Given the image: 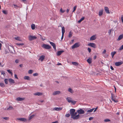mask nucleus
<instances>
[{
	"instance_id": "f257e3e1",
	"label": "nucleus",
	"mask_w": 123,
	"mask_h": 123,
	"mask_svg": "<svg viewBox=\"0 0 123 123\" xmlns=\"http://www.w3.org/2000/svg\"><path fill=\"white\" fill-rule=\"evenodd\" d=\"M42 46L43 48L48 49H49L51 48V46L48 44H44Z\"/></svg>"
},
{
	"instance_id": "f03ea898",
	"label": "nucleus",
	"mask_w": 123,
	"mask_h": 123,
	"mask_svg": "<svg viewBox=\"0 0 123 123\" xmlns=\"http://www.w3.org/2000/svg\"><path fill=\"white\" fill-rule=\"evenodd\" d=\"M80 45V44L79 43H76L72 46V49H74L75 48L78 47Z\"/></svg>"
},
{
	"instance_id": "7ed1b4c3",
	"label": "nucleus",
	"mask_w": 123,
	"mask_h": 123,
	"mask_svg": "<svg viewBox=\"0 0 123 123\" xmlns=\"http://www.w3.org/2000/svg\"><path fill=\"white\" fill-rule=\"evenodd\" d=\"M37 38V37L35 36L30 35L28 37L29 40L30 41L36 39Z\"/></svg>"
},
{
	"instance_id": "20e7f679",
	"label": "nucleus",
	"mask_w": 123,
	"mask_h": 123,
	"mask_svg": "<svg viewBox=\"0 0 123 123\" xmlns=\"http://www.w3.org/2000/svg\"><path fill=\"white\" fill-rule=\"evenodd\" d=\"M70 114L71 117L74 116V113L75 111V110L74 109H71L70 110Z\"/></svg>"
},
{
	"instance_id": "39448f33",
	"label": "nucleus",
	"mask_w": 123,
	"mask_h": 123,
	"mask_svg": "<svg viewBox=\"0 0 123 123\" xmlns=\"http://www.w3.org/2000/svg\"><path fill=\"white\" fill-rule=\"evenodd\" d=\"M123 63V62L122 61H121L120 62H116L115 63V65L116 66H119L121 64H122Z\"/></svg>"
},
{
	"instance_id": "423d86ee",
	"label": "nucleus",
	"mask_w": 123,
	"mask_h": 123,
	"mask_svg": "<svg viewBox=\"0 0 123 123\" xmlns=\"http://www.w3.org/2000/svg\"><path fill=\"white\" fill-rule=\"evenodd\" d=\"M49 42L50 44L53 47V48L55 50H56V47L55 44L54 43L49 41Z\"/></svg>"
},
{
	"instance_id": "0eeeda50",
	"label": "nucleus",
	"mask_w": 123,
	"mask_h": 123,
	"mask_svg": "<svg viewBox=\"0 0 123 123\" xmlns=\"http://www.w3.org/2000/svg\"><path fill=\"white\" fill-rule=\"evenodd\" d=\"M77 111L79 114H83L85 113L84 111L81 109L77 110Z\"/></svg>"
},
{
	"instance_id": "6e6552de",
	"label": "nucleus",
	"mask_w": 123,
	"mask_h": 123,
	"mask_svg": "<svg viewBox=\"0 0 123 123\" xmlns=\"http://www.w3.org/2000/svg\"><path fill=\"white\" fill-rule=\"evenodd\" d=\"M88 45L89 46H91L94 48H96V45L95 43H90L88 44Z\"/></svg>"
},
{
	"instance_id": "1a4fd4ad",
	"label": "nucleus",
	"mask_w": 123,
	"mask_h": 123,
	"mask_svg": "<svg viewBox=\"0 0 123 123\" xmlns=\"http://www.w3.org/2000/svg\"><path fill=\"white\" fill-rule=\"evenodd\" d=\"M96 35H94L92 36L90 38V40L92 41L95 40L96 38Z\"/></svg>"
},
{
	"instance_id": "9d476101",
	"label": "nucleus",
	"mask_w": 123,
	"mask_h": 123,
	"mask_svg": "<svg viewBox=\"0 0 123 123\" xmlns=\"http://www.w3.org/2000/svg\"><path fill=\"white\" fill-rule=\"evenodd\" d=\"M45 56L44 55H42L40 57V58L38 60H40L42 62L45 58Z\"/></svg>"
},
{
	"instance_id": "9b49d317",
	"label": "nucleus",
	"mask_w": 123,
	"mask_h": 123,
	"mask_svg": "<svg viewBox=\"0 0 123 123\" xmlns=\"http://www.w3.org/2000/svg\"><path fill=\"white\" fill-rule=\"evenodd\" d=\"M79 117L80 115L78 114L76 115H75L74 116L71 117V118H73L74 119H77Z\"/></svg>"
},
{
	"instance_id": "f8f14e48",
	"label": "nucleus",
	"mask_w": 123,
	"mask_h": 123,
	"mask_svg": "<svg viewBox=\"0 0 123 123\" xmlns=\"http://www.w3.org/2000/svg\"><path fill=\"white\" fill-rule=\"evenodd\" d=\"M43 93H42L40 92H37L34 93L33 95H37L38 96H41L42 95Z\"/></svg>"
},
{
	"instance_id": "ddd939ff",
	"label": "nucleus",
	"mask_w": 123,
	"mask_h": 123,
	"mask_svg": "<svg viewBox=\"0 0 123 123\" xmlns=\"http://www.w3.org/2000/svg\"><path fill=\"white\" fill-rule=\"evenodd\" d=\"M17 119L18 120H19L21 121L24 122H26L27 120L26 119L24 118H18Z\"/></svg>"
},
{
	"instance_id": "4468645a",
	"label": "nucleus",
	"mask_w": 123,
	"mask_h": 123,
	"mask_svg": "<svg viewBox=\"0 0 123 123\" xmlns=\"http://www.w3.org/2000/svg\"><path fill=\"white\" fill-rule=\"evenodd\" d=\"M105 10L106 13L107 14L110 13L109 9L107 7H105Z\"/></svg>"
},
{
	"instance_id": "2eb2a0df",
	"label": "nucleus",
	"mask_w": 123,
	"mask_h": 123,
	"mask_svg": "<svg viewBox=\"0 0 123 123\" xmlns=\"http://www.w3.org/2000/svg\"><path fill=\"white\" fill-rule=\"evenodd\" d=\"M25 98H23L18 97L16 98V100L18 101H22L24 100Z\"/></svg>"
},
{
	"instance_id": "dca6fc26",
	"label": "nucleus",
	"mask_w": 123,
	"mask_h": 123,
	"mask_svg": "<svg viewBox=\"0 0 123 123\" xmlns=\"http://www.w3.org/2000/svg\"><path fill=\"white\" fill-rule=\"evenodd\" d=\"M62 109L61 107H55L54 109V110L56 111H59L62 110Z\"/></svg>"
},
{
	"instance_id": "f3484780",
	"label": "nucleus",
	"mask_w": 123,
	"mask_h": 123,
	"mask_svg": "<svg viewBox=\"0 0 123 123\" xmlns=\"http://www.w3.org/2000/svg\"><path fill=\"white\" fill-rule=\"evenodd\" d=\"M123 38V34H122L119 36L118 38L117 39V40L118 41H120Z\"/></svg>"
},
{
	"instance_id": "a211bd4d",
	"label": "nucleus",
	"mask_w": 123,
	"mask_h": 123,
	"mask_svg": "<svg viewBox=\"0 0 123 123\" xmlns=\"http://www.w3.org/2000/svg\"><path fill=\"white\" fill-rule=\"evenodd\" d=\"M63 50H61L58 51L57 53V55L58 56L60 55L63 52H64Z\"/></svg>"
},
{
	"instance_id": "6ab92c4d",
	"label": "nucleus",
	"mask_w": 123,
	"mask_h": 123,
	"mask_svg": "<svg viewBox=\"0 0 123 123\" xmlns=\"http://www.w3.org/2000/svg\"><path fill=\"white\" fill-rule=\"evenodd\" d=\"M60 93V92L59 91H56L54 92L53 93V95H55L57 94H59Z\"/></svg>"
},
{
	"instance_id": "aec40b11",
	"label": "nucleus",
	"mask_w": 123,
	"mask_h": 123,
	"mask_svg": "<svg viewBox=\"0 0 123 123\" xmlns=\"http://www.w3.org/2000/svg\"><path fill=\"white\" fill-rule=\"evenodd\" d=\"M92 59L91 58H89L87 60V61L89 64L92 62Z\"/></svg>"
},
{
	"instance_id": "412c9836",
	"label": "nucleus",
	"mask_w": 123,
	"mask_h": 123,
	"mask_svg": "<svg viewBox=\"0 0 123 123\" xmlns=\"http://www.w3.org/2000/svg\"><path fill=\"white\" fill-rule=\"evenodd\" d=\"M9 81L10 83H14L15 82L14 80L11 78L9 79Z\"/></svg>"
},
{
	"instance_id": "4be33fe9",
	"label": "nucleus",
	"mask_w": 123,
	"mask_h": 123,
	"mask_svg": "<svg viewBox=\"0 0 123 123\" xmlns=\"http://www.w3.org/2000/svg\"><path fill=\"white\" fill-rule=\"evenodd\" d=\"M66 99L68 102L69 103H70L71 102V101L72 100L71 98L70 97H68L66 98Z\"/></svg>"
},
{
	"instance_id": "5701e85b",
	"label": "nucleus",
	"mask_w": 123,
	"mask_h": 123,
	"mask_svg": "<svg viewBox=\"0 0 123 123\" xmlns=\"http://www.w3.org/2000/svg\"><path fill=\"white\" fill-rule=\"evenodd\" d=\"M24 78L25 80H30V77L28 76H25L24 77Z\"/></svg>"
},
{
	"instance_id": "b1692460",
	"label": "nucleus",
	"mask_w": 123,
	"mask_h": 123,
	"mask_svg": "<svg viewBox=\"0 0 123 123\" xmlns=\"http://www.w3.org/2000/svg\"><path fill=\"white\" fill-rule=\"evenodd\" d=\"M31 28L32 30H34L35 28V25L34 24H32L31 25Z\"/></svg>"
},
{
	"instance_id": "393cba45",
	"label": "nucleus",
	"mask_w": 123,
	"mask_h": 123,
	"mask_svg": "<svg viewBox=\"0 0 123 123\" xmlns=\"http://www.w3.org/2000/svg\"><path fill=\"white\" fill-rule=\"evenodd\" d=\"M116 52L115 51H113L111 52V55L112 56V58H113L114 55L116 54Z\"/></svg>"
},
{
	"instance_id": "a878e982",
	"label": "nucleus",
	"mask_w": 123,
	"mask_h": 123,
	"mask_svg": "<svg viewBox=\"0 0 123 123\" xmlns=\"http://www.w3.org/2000/svg\"><path fill=\"white\" fill-rule=\"evenodd\" d=\"M65 32V30L64 27H63L62 28V34H64Z\"/></svg>"
},
{
	"instance_id": "bb28decb",
	"label": "nucleus",
	"mask_w": 123,
	"mask_h": 123,
	"mask_svg": "<svg viewBox=\"0 0 123 123\" xmlns=\"http://www.w3.org/2000/svg\"><path fill=\"white\" fill-rule=\"evenodd\" d=\"M72 63L73 65H75L76 66H77L78 65V63L76 62H72Z\"/></svg>"
},
{
	"instance_id": "cd10ccee",
	"label": "nucleus",
	"mask_w": 123,
	"mask_h": 123,
	"mask_svg": "<svg viewBox=\"0 0 123 123\" xmlns=\"http://www.w3.org/2000/svg\"><path fill=\"white\" fill-rule=\"evenodd\" d=\"M94 108H93L92 109L88 110L87 111V112H92L94 110Z\"/></svg>"
},
{
	"instance_id": "c85d7f7f",
	"label": "nucleus",
	"mask_w": 123,
	"mask_h": 123,
	"mask_svg": "<svg viewBox=\"0 0 123 123\" xmlns=\"http://www.w3.org/2000/svg\"><path fill=\"white\" fill-rule=\"evenodd\" d=\"M68 92H70L71 93H73V91L72 90L71 88H69L68 90Z\"/></svg>"
},
{
	"instance_id": "c756f323",
	"label": "nucleus",
	"mask_w": 123,
	"mask_h": 123,
	"mask_svg": "<svg viewBox=\"0 0 123 123\" xmlns=\"http://www.w3.org/2000/svg\"><path fill=\"white\" fill-rule=\"evenodd\" d=\"M20 0L22 2L24 3L25 4H27V1L26 0Z\"/></svg>"
},
{
	"instance_id": "7c9ffc66",
	"label": "nucleus",
	"mask_w": 123,
	"mask_h": 123,
	"mask_svg": "<svg viewBox=\"0 0 123 123\" xmlns=\"http://www.w3.org/2000/svg\"><path fill=\"white\" fill-rule=\"evenodd\" d=\"M111 99L114 102H115V103H117V102H118V101L117 100H115V99H113V96H112H112H111Z\"/></svg>"
},
{
	"instance_id": "2f4dec72",
	"label": "nucleus",
	"mask_w": 123,
	"mask_h": 123,
	"mask_svg": "<svg viewBox=\"0 0 123 123\" xmlns=\"http://www.w3.org/2000/svg\"><path fill=\"white\" fill-rule=\"evenodd\" d=\"M103 11L102 10L100 11L99 12V15L100 16L102 15L103 14Z\"/></svg>"
},
{
	"instance_id": "473e14b6",
	"label": "nucleus",
	"mask_w": 123,
	"mask_h": 123,
	"mask_svg": "<svg viewBox=\"0 0 123 123\" xmlns=\"http://www.w3.org/2000/svg\"><path fill=\"white\" fill-rule=\"evenodd\" d=\"M73 33L71 31L69 32V34L68 35V37H71L72 34Z\"/></svg>"
},
{
	"instance_id": "72a5a7b5",
	"label": "nucleus",
	"mask_w": 123,
	"mask_h": 123,
	"mask_svg": "<svg viewBox=\"0 0 123 123\" xmlns=\"http://www.w3.org/2000/svg\"><path fill=\"white\" fill-rule=\"evenodd\" d=\"M85 18L84 17H83L82 18H81L80 20H79L78 21V22L80 23L81 21H82Z\"/></svg>"
},
{
	"instance_id": "f704fd0d",
	"label": "nucleus",
	"mask_w": 123,
	"mask_h": 123,
	"mask_svg": "<svg viewBox=\"0 0 123 123\" xmlns=\"http://www.w3.org/2000/svg\"><path fill=\"white\" fill-rule=\"evenodd\" d=\"M13 109V108L12 106H10L7 109V110H12Z\"/></svg>"
},
{
	"instance_id": "c9c22d12",
	"label": "nucleus",
	"mask_w": 123,
	"mask_h": 123,
	"mask_svg": "<svg viewBox=\"0 0 123 123\" xmlns=\"http://www.w3.org/2000/svg\"><path fill=\"white\" fill-rule=\"evenodd\" d=\"M8 79H6L4 80V81L5 84H7L8 83Z\"/></svg>"
},
{
	"instance_id": "e433bc0d",
	"label": "nucleus",
	"mask_w": 123,
	"mask_h": 123,
	"mask_svg": "<svg viewBox=\"0 0 123 123\" xmlns=\"http://www.w3.org/2000/svg\"><path fill=\"white\" fill-rule=\"evenodd\" d=\"M34 115H33L29 117V120H30L31 119H32L33 117L34 116Z\"/></svg>"
},
{
	"instance_id": "4c0bfd02",
	"label": "nucleus",
	"mask_w": 123,
	"mask_h": 123,
	"mask_svg": "<svg viewBox=\"0 0 123 123\" xmlns=\"http://www.w3.org/2000/svg\"><path fill=\"white\" fill-rule=\"evenodd\" d=\"M15 39L17 40H18L19 41H21V40L20 38V37H15Z\"/></svg>"
},
{
	"instance_id": "58836bf2",
	"label": "nucleus",
	"mask_w": 123,
	"mask_h": 123,
	"mask_svg": "<svg viewBox=\"0 0 123 123\" xmlns=\"http://www.w3.org/2000/svg\"><path fill=\"white\" fill-rule=\"evenodd\" d=\"M33 72V70H29L28 73L29 74H32Z\"/></svg>"
},
{
	"instance_id": "ea45409f",
	"label": "nucleus",
	"mask_w": 123,
	"mask_h": 123,
	"mask_svg": "<svg viewBox=\"0 0 123 123\" xmlns=\"http://www.w3.org/2000/svg\"><path fill=\"white\" fill-rule=\"evenodd\" d=\"M110 121V120L108 119H106L104 120V121L105 122H109Z\"/></svg>"
},
{
	"instance_id": "a19ab883",
	"label": "nucleus",
	"mask_w": 123,
	"mask_h": 123,
	"mask_svg": "<svg viewBox=\"0 0 123 123\" xmlns=\"http://www.w3.org/2000/svg\"><path fill=\"white\" fill-rule=\"evenodd\" d=\"M7 71L11 75H13V74L12 73V72L10 70H7Z\"/></svg>"
},
{
	"instance_id": "79ce46f5",
	"label": "nucleus",
	"mask_w": 123,
	"mask_h": 123,
	"mask_svg": "<svg viewBox=\"0 0 123 123\" xmlns=\"http://www.w3.org/2000/svg\"><path fill=\"white\" fill-rule=\"evenodd\" d=\"M0 86L2 87H4L5 86V85L4 84L2 83H0Z\"/></svg>"
},
{
	"instance_id": "37998d69",
	"label": "nucleus",
	"mask_w": 123,
	"mask_h": 123,
	"mask_svg": "<svg viewBox=\"0 0 123 123\" xmlns=\"http://www.w3.org/2000/svg\"><path fill=\"white\" fill-rule=\"evenodd\" d=\"M71 103H72L73 104V105H74L76 104V101H73L72 100L71 101Z\"/></svg>"
},
{
	"instance_id": "c03bdc74",
	"label": "nucleus",
	"mask_w": 123,
	"mask_h": 123,
	"mask_svg": "<svg viewBox=\"0 0 123 123\" xmlns=\"http://www.w3.org/2000/svg\"><path fill=\"white\" fill-rule=\"evenodd\" d=\"M76 7L77 6H75L73 8V10L72 12H74L75 11L76 9Z\"/></svg>"
},
{
	"instance_id": "a18cd8bd",
	"label": "nucleus",
	"mask_w": 123,
	"mask_h": 123,
	"mask_svg": "<svg viewBox=\"0 0 123 123\" xmlns=\"http://www.w3.org/2000/svg\"><path fill=\"white\" fill-rule=\"evenodd\" d=\"M2 118L3 119H5L6 120H7L9 119V117H2Z\"/></svg>"
},
{
	"instance_id": "49530a36",
	"label": "nucleus",
	"mask_w": 123,
	"mask_h": 123,
	"mask_svg": "<svg viewBox=\"0 0 123 123\" xmlns=\"http://www.w3.org/2000/svg\"><path fill=\"white\" fill-rule=\"evenodd\" d=\"M24 44V43H17L16 45L18 46L22 45Z\"/></svg>"
},
{
	"instance_id": "de8ad7c7",
	"label": "nucleus",
	"mask_w": 123,
	"mask_h": 123,
	"mask_svg": "<svg viewBox=\"0 0 123 123\" xmlns=\"http://www.w3.org/2000/svg\"><path fill=\"white\" fill-rule=\"evenodd\" d=\"M39 35H40V38L42 40L44 41V40H45V38H43L42 37V36L41 35L39 34Z\"/></svg>"
},
{
	"instance_id": "09e8293b",
	"label": "nucleus",
	"mask_w": 123,
	"mask_h": 123,
	"mask_svg": "<svg viewBox=\"0 0 123 123\" xmlns=\"http://www.w3.org/2000/svg\"><path fill=\"white\" fill-rule=\"evenodd\" d=\"M1 74H3L4 76H5L6 74L4 71H2L1 72Z\"/></svg>"
},
{
	"instance_id": "8fccbe9b",
	"label": "nucleus",
	"mask_w": 123,
	"mask_h": 123,
	"mask_svg": "<svg viewBox=\"0 0 123 123\" xmlns=\"http://www.w3.org/2000/svg\"><path fill=\"white\" fill-rule=\"evenodd\" d=\"M123 49V44L119 48V49L120 50H121Z\"/></svg>"
},
{
	"instance_id": "3c124183",
	"label": "nucleus",
	"mask_w": 123,
	"mask_h": 123,
	"mask_svg": "<svg viewBox=\"0 0 123 123\" xmlns=\"http://www.w3.org/2000/svg\"><path fill=\"white\" fill-rule=\"evenodd\" d=\"M60 11L61 12L63 13L65 11V10H63L61 8L60 9Z\"/></svg>"
},
{
	"instance_id": "603ef678",
	"label": "nucleus",
	"mask_w": 123,
	"mask_h": 123,
	"mask_svg": "<svg viewBox=\"0 0 123 123\" xmlns=\"http://www.w3.org/2000/svg\"><path fill=\"white\" fill-rule=\"evenodd\" d=\"M112 29H110L108 31V33L109 34V35H110V34H111Z\"/></svg>"
},
{
	"instance_id": "864d4df0",
	"label": "nucleus",
	"mask_w": 123,
	"mask_h": 123,
	"mask_svg": "<svg viewBox=\"0 0 123 123\" xmlns=\"http://www.w3.org/2000/svg\"><path fill=\"white\" fill-rule=\"evenodd\" d=\"M33 75L34 76H37L38 75V74L37 73H35L33 74Z\"/></svg>"
},
{
	"instance_id": "5fc2aeb1",
	"label": "nucleus",
	"mask_w": 123,
	"mask_h": 123,
	"mask_svg": "<svg viewBox=\"0 0 123 123\" xmlns=\"http://www.w3.org/2000/svg\"><path fill=\"white\" fill-rule=\"evenodd\" d=\"M2 12L5 14H6L7 13L6 11V10H3L2 11Z\"/></svg>"
},
{
	"instance_id": "6e6d98bb",
	"label": "nucleus",
	"mask_w": 123,
	"mask_h": 123,
	"mask_svg": "<svg viewBox=\"0 0 123 123\" xmlns=\"http://www.w3.org/2000/svg\"><path fill=\"white\" fill-rule=\"evenodd\" d=\"M70 116V114L69 113L66 114L65 115V116L66 117H69Z\"/></svg>"
},
{
	"instance_id": "4d7b16f0",
	"label": "nucleus",
	"mask_w": 123,
	"mask_h": 123,
	"mask_svg": "<svg viewBox=\"0 0 123 123\" xmlns=\"http://www.w3.org/2000/svg\"><path fill=\"white\" fill-rule=\"evenodd\" d=\"M87 49L89 53L91 52V49L89 48H88Z\"/></svg>"
},
{
	"instance_id": "13d9d810",
	"label": "nucleus",
	"mask_w": 123,
	"mask_h": 123,
	"mask_svg": "<svg viewBox=\"0 0 123 123\" xmlns=\"http://www.w3.org/2000/svg\"><path fill=\"white\" fill-rule=\"evenodd\" d=\"M19 60L18 59H16L15 61V62L16 63H18L19 62Z\"/></svg>"
},
{
	"instance_id": "bf43d9fd",
	"label": "nucleus",
	"mask_w": 123,
	"mask_h": 123,
	"mask_svg": "<svg viewBox=\"0 0 123 123\" xmlns=\"http://www.w3.org/2000/svg\"><path fill=\"white\" fill-rule=\"evenodd\" d=\"M93 118V117H91L89 118V120H92Z\"/></svg>"
},
{
	"instance_id": "052dcab7",
	"label": "nucleus",
	"mask_w": 123,
	"mask_h": 123,
	"mask_svg": "<svg viewBox=\"0 0 123 123\" xmlns=\"http://www.w3.org/2000/svg\"><path fill=\"white\" fill-rule=\"evenodd\" d=\"M64 34H62V37L61 38V40H62L63 39V37H64Z\"/></svg>"
},
{
	"instance_id": "680f3d73",
	"label": "nucleus",
	"mask_w": 123,
	"mask_h": 123,
	"mask_svg": "<svg viewBox=\"0 0 123 123\" xmlns=\"http://www.w3.org/2000/svg\"><path fill=\"white\" fill-rule=\"evenodd\" d=\"M106 52V50H105V49L104 51H103V54H105V53Z\"/></svg>"
},
{
	"instance_id": "e2e57ef3",
	"label": "nucleus",
	"mask_w": 123,
	"mask_h": 123,
	"mask_svg": "<svg viewBox=\"0 0 123 123\" xmlns=\"http://www.w3.org/2000/svg\"><path fill=\"white\" fill-rule=\"evenodd\" d=\"M14 77L15 78H16L17 79H18V78L17 77V75L16 74H14Z\"/></svg>"
},
{
	"instance_id": "0e129e2a",
	"label": "nucleus",
	"mask_w": 123,
	"mask_h": 123,
	"mask_svg": "<svg viewBox=\"0 0 123 123\" xmlns=\"http://www.w3.org/2000/svg\"><path fill=\"white\" fill-rule=\"evenodd\" d=\"M121 20L122 23H123V16H122L121 17Z\"/></svg>"
},
{
	"instance_id": "69168bd1",
	"label": "nucleus",
	"mask_w": 123,
	"mask_h": 123,
	"mask_svg": "<svg viewBox=\"0 0 123 123\" xmlns=\"http://www.w3.org/2000/svg\"><path fill=\"white\" fill-rule=\"evenodd\" d=\"M110 68H111V69L112 70H114V68L112 66H111Z\"/></svg>"
},
{
	"instance_id": "338daca9",
	"label": "nucleus",
	"mask_w": 123,
	"mask_h": 123,
	"mask_svg": "<svg viewBox=\"0 0 123 123\" xmlns=\"http://www.w3.org/2000/svg\"><path fill=\"white\" fill-rule=\"evenodd\" d=\"M97 108H98V107H96L95 108H94V110L93 111L94 112H95L96 111V110H97Z\"/></svg>"
},
{
	"instance_id": "774afa93",
	"label": "nucleus",
	"mask_w": 123,
	"mask_h": 123,
	"mask_svg": "<svg viewBox=\"0 0 123 123\" xmlns=\"http://www.w3.org/2000/svg\"><path fill=\"white\" fill-rule=\"evenodd\" d=\"M52 123H58V122L57 121H56Z\"/></svg>"
}]
</instances>
